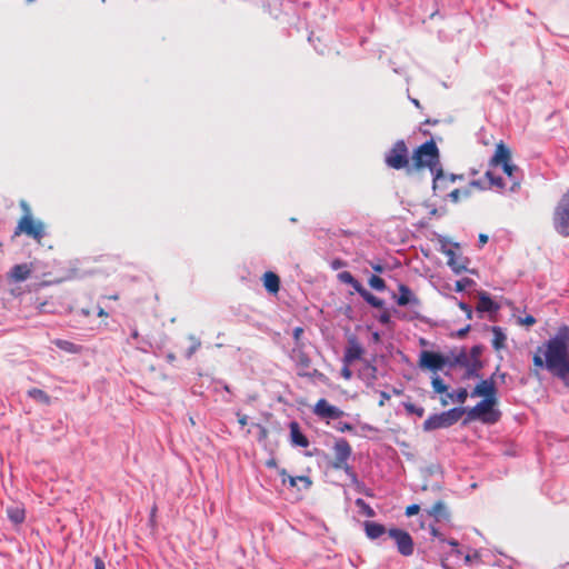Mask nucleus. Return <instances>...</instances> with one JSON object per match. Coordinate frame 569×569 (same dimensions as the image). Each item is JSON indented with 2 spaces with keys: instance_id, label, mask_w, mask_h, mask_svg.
<instances>
[{
  "instance_id": "obj_26",
  "label": "nucleus",
  "mask_w": 569,
  "mask_h": 569,
  "mask_svg": "<svg viewBox=\"0 0 569 569\" xmlns=\"http://www.w3.org/2000/svg\"><path fill=\"white\" fill-rule=\"evenodd\" d=\"M427 512L436 521L449 520L450 518V512L441 500L437 501Z\"/></svg>"
},
{
  "instance_id": "obj_18",
  "label": "nucleus",
  "mask_w": 569,
  "mask_h": 569,
  "mask_svg": "<svg viewBox=\"0 0 569 569\" xmlns=\"http://www.w3.org/2000/svg\"><path fill=\"white\" fill-rule=\"evenodd\" d=\"M363 352L362 346L358 342V339L352 336L348 339V346L345 350L342 361L350 365L356 360H360Z\"/></svg>"
},
{
  "instance_id": "obj_45",
  "label": "nucleus",
  "mask_w": 569,
  "mask_h": 569,
  "mask_svg": "<svg viewBox=\"0 0 569 569\" xmlns=\"http://www.w3.org/2000/svg\"><path fill=\"white\" fill-rule=\"evenodd\" d=\"M356 506L360 508L361 512L369 518L376 516L375 510L368 505L362 498H358L355 501Z\"/></svg>"
},
{
  "instance_id": "obj_27",
  "label": "nucleus",
  "mask_w": 569,
  "mask_h": 569,
  "mask_svg": "<svg viewBox=\"0 0 569 569\" xmlns=\"http://www.w3.org/2000/svg\"><path fill=\"white\" fill-rule=\"evenodd\" d=\"M377 366L371 362H366L363 368L359 371V378L363 380L368 386H371L377 379Z\"/></svg>"
},
{
  "instance_id": "obj_58",
  "label": "nucleus",
  "mask_w": 569,
  "mask_h": 569,
  "mask_svg": "<svg viewBox=\"0 0 569 569\" xmlns=\"http://www.w3.org/2000/svg\"><path fill=\"white\" fill-rule=\"evenodd\" d=\"M520 321L526 326H532L536 323L537 320L533 316L527 315L525 318H521Z\"/></svg>"
},
{
  "instance_id": "obj_52",
  "label": "nucleus",
  "mask_w": 569,
  "mask_h": 569,
  "mask_svg": "<svg viewBox=\"0 0 569 569\" xmlns=\"http://www.w3.org/2000/svg\"><path fill=\"white\" fill-rule=\"evenodd\" d=\"M378 321L383 325V326H387L391 322V317H390V312L385 309L379 316H378Z\"/></svg>"
},
{
  "instance_id": "obj_20",
  "label": "nucleus",
  "mask_w": 569,
  "mask_h": 569,
  "mask_svg": "<svg viewBox=\"0 0 569 569\" xmlns=\"http://www.w3.org/2000/svg\"><path fill=\"white\" fill-rule=\"evenodd\" d=\"M290 357L295 361L296 366L303 371L311 366V359L303 350V346H295L291 350Z\"/></svg>"
},
{
  "instance_id": "obj_23",
  "label": "nucleus",
  "mask_w": 569,
  "mask_h": 569,
  "mask_svg": "<svg viewBox=\"0 0 569 569\" xmlns=\"http://www.w3.org/2000/svg\"><path fill=\"white\" fill-rule=\"evenodd\" d=\"M263 287L267 292L271 295H277L280 289V278L273 271H266L262 276Z\"/></svg>"
},
{
  "instance_id": "obj_13",
  "label": "nucleus",
  "mask_w": 569,
  "mask_h": 569,
  "mask_svg": "<svg viewBox=\"0 0 569 569\" xmlns=\"http://www.w3.org/2000/svg\"><path fill=\"white\" fill-rule=\"evenodd\" d=\"M559 363V378L565 385H569V326L562 325L561 350Z\"/></svg>"
},
{
  "instance_id": "obj_19",
  "label": "nucleus",
  "mask_w": 569,
  "mask_h": 569,
  "mask_svg": "<svg viewBox=\"0 0 569 569\" xmlns=\"http://www.w3.org/2000/svg\"><path fill=\"white\" fill-rule=\"evenodd\" d=\"M290 435L289 441L292 447L307 448L310 442L308 437L302 432L298 421H291L289 423Z\"/></svg>"
},
{
  "instance_id": "obj_3",
  "label": "nucleus",
  "mask_w": 569,
  "mask_h": 569,
  "mask_svg": "<svg viewBox=\"0 0 569 569\" xmlns=\"http://www.w3.org/2000/svg\"><path fill=\"white\" fill-rule=\"evenodd\" d=\"M392 299H395L396 303L399 307H411L408 313H400L397 309H393L395 315L398 316L399 319L407 321L418 320L422 323L432 326V321L430 318L421 315L419 311L415 310V308H419L421 306V301L418 296L411 290V288L405 283L398 284V295L392 292Z\"/></svg>"
},
{
  "instance_id": "obj_38",
  "label": "nucleus",
  "mask_w": 569,
  "mask_h": 569,
  "mask_svg": "<svg viewBox=\"0 0 569 569\" xmlns=\"http://www.w3.org/2000/svg\"><path fill=\"white\" fill-rule=\"evenodd\" d=\"M368 283H369L370 288L376 291H385L387 289L386 281L378 274H372L368 279Z\"/></svg>"
},
{
  "instance_id": "obj_44",
  "label": "nucleus",
  "mask_w": 569,
  "mask_h": 569,
  "mask_svg": "<svg viewBox=\"0 0 569 569\" xmlns=\"http://www.w3.org/2000/svg\"><path fill=\"white\" fill-rule=\"evenodd\" d=\"M476 284V281L471 278H461L456 281L455 283V291L456 292H462L467 288H470Z\"/></svg>"
},
{
  "instance_id": "obj_39",
  "label": "nucleus",
  "mask_w": 569,
  "mask_h": 569,
  "mask_svg": "<svg viewBox=\"0 0 569 569\" xmlns=\"http://www.w3.org/2000/svg\"><path fill=\"white\" fill-rule=\"evenodd\" d=\"M339 470H343L348 478L351 480V482L357 487L363 485L362 482L359 481L358 475L355 471L353 467L350 466L348 462L342 463Z\"/></svg>"
},
{
  "instance_id": "obj_12",
  "label": "nucleus",
  "mask_w": 569,
  "mask_h": 569,
  "mask_svg": "<svg viewBox=\"0 0 569 569\" xmlns=\"http://www.w3.org/2000/svg\"><path fill=\"white\" fill-rule=\"evenodd\" d=\"M448 363V356L441 352L423 350L419 356V367L431 372L441 371Z\"/></svg>"
},
{
  "instance_id": "obj_59",
  "label": "nucleus",
  "mask_w": 569,
  "mask_h": 569,
  "mask_svg": "<svg viewBox=\"0 0 569 569\" xmlns=\"http://www.w3.org/2000/svg\"><path fill=\"white\" fill-rule=\"evenodd\" d=\"M370 266H371L372 270L378 274L383 273V271H385V266L380 262H375V263L371 262Z\"/></svg>"
},
{
  "instance_id": "obj_31",
  "label": "nucleus",
  "mask_w": 569,
  "mask_h": 569,
  "mask_svg": "<svg viewBox=\"0 0 569 569\" xmlns=\"http://www.w3.org/2000/svg\"><path fill=\"white\" fill-rule=\"evenodd\" d=\"M359 296L372 308L376 309H385V300L375 296L372 292L367 290L366 288L359 293Z\"/></svg>"
},
{
  "instance_id": "obj_7",
  "label": "nucleus",
  "mask_w": 569,
  "mask_h": 569,
  "mask_svg": "<svg viewBox=\"0 0 569 569\" xmlns=\"http://www.w3.org/2000/svg\"><path fill=\"white\" fill-rule=\"evenodd\" d=\"M552 224L558 234L569 237V190L562 194L555 208Z\"/></svg>"
},
{
  "instance_id": "obj_60",
  "label": "nucleus",
  "mask_w": 569,
  "mask_h": 569,
  "mask_svg": "<svg viewBox=\"0 0 569 569\" xmlns=\"http://www.w3.org/2000/svg\"><path fill=\"white\" fill-rule=\"evenodd\" d=\"M93 563H94V569H106L104 561L99 556L94 557Z\"/></svg>"
},
{
  "instance_id": "obj_35",
  "label": "nucleus",
  "mask_w": 569,
  "mask_h": 569,
  "mask_svg": "<svg viewBox=\"0 0 569 569\" xmlns=\"http://www.w3.org/2000/svg\"><path fill=\"white\" fill-rule=\"evenodd\" d=\"M54 345L57 346V348H59L60 350H63L68 353H78L81 349L80 346L73 343L72 341L64 340V339H57L54 341Z\"/></svg>"
},
{
  "instance_id": "obj_30",
  "label": "nucleus",
  "mask_w": 569,
  "mask_h": 569,
  "mask_svg": "<svg viewBox=\"0 0 569 569\" xmlns=\"http://www.w3.org/2000/svg\"><path fill=\"white\" fill-rule=\"evenodd\" d=\"M463 367L466 368L463 379L479 378V371L483 368V362L482 360L475 361L468 358V365H465Z\"/></svg>"
},
{
  "instance_id": "obj_54",
  "label": "nucleus",
  "mask_w": 569,
  "mask_h": 569,
  "mask_svg": "<svg viewBox=\"0 0 569 569\" xmlns=\"http://www.w3.org/2000/svg\"><path fill=\"white\" fill-rule=\"evenodd\" d=\"M430 533L433 538H437L440 542L446 541V537L439 531V529L435 526H430Z\"/></svg>"
},
{
  "instance_id": "obj_17",
  "label": "nucleus",
  "mask_w": 569,
  "mask_h": 569,
  "mask_svg": "<svg viewBox=\"0 0 569 569\" xmlns=\"http://www.w3.org/2000/svg\"><path fill=\"white\" fill-rule=\"evenodd\" d=\"M510 162H511V151H510L509 147L503 141H500L496 146V150L489 161V166L490 167H498V166L501 167V166H505Z\"/></svg>"
},
{
  "instance_id": "obj_9",
  "label": "nucleus",
  "mask_w": 569,
  "mask_h": 569,
  "mask_svg": "<svg viewBox=\"0 0 569 569\" xmlns=\"http://www.w3.org/2000/svg\"><path fill=\"white\" fill-rule=\"evenodd\" d=\"M438 240L441 244L440 251L448 257V266L455 274H461L462 272H469L476 274L475 269H469L468 264L470 259L467 257H457L456 252L451 248H447L448 240L443 236H439Z\"/></svg>"
},
{
  "instance_id": "obj_41",
  "label": "nucleus",
  "mask_w": 569,
  "mask_h": 569,
  "mask_svg": "<svg viewBox=\"0 0 569 569\" xmlns=\"http://www.w3.org/2000/svg\"><path fill=\"white\" fill-rule=\"evenodd\" d=\"M402 406L409 415H416L417 417H422L425 415V408L421 406H417L409 401L402 402Z\"/></svg>"
},
{
  "instance_id": "obj_33",
  "label": "nucleus",
  "mask_w": 569,
  "mask_h": 569,
  "mask_svg": "<svg viewBox=\"0 0 569 569\" xmlns=\"http://www.w3.org/2000/svg\"><path fill=\"white\" fill-rule=\"evenodd\" d=\"M491 331L493 333V339H492L493 349L501 350L502 348H505V342L507 339L506 333L503 332L502 328L499 326H492Z\"/></svg>"
},
{
  "instance_id": "obj_53",
  "label": "nucleus",
  "mask_w": 569,
  "mask_h": 569,
  "mask_svg": "<svg viewBox=\"0 0 569 569\" xmlns=\"http://www.w3.org/2000/svg\"><path fill=\"white\" fill-rule=\"evenodd\" d=\"M420 511V506L417 505V503H412V505H409L407 508H406V511H405V515L407 517H412L417 513H419Z\"/></svg>"
},
{
  "instance_id": "obj_42",
  "label": "nucleus",
  "mask_w": 569,
  "mask_h": 569,
  "mask_svg": "<svg viewBox=\"0 0 569 569\" xmlns=\"http://www.w3.org/2000/svg\"><path fill=\"white\" fill-rule=\"evenodd\" d=\"M189 340L191 341V345L190 347L184 351V357L187 359H190L194 353L196 351L200 348L201 346V341L194 337L193 335H189Z\"/></svg>"
},
{
  "instance_id": "obj_1",
  "label": "nucleus",
  "mask_w": 569,
  "mask_h": 569,
  "mask_svg": "<svg viewBox=\"0 0 569 569\" xmlns=\"http://www.w3.org/2000/svg\"><path fill=\"white\" fill-rule=\"evenodd\" d=\"M412 168L421 170L428 168L432 174V191L437 193L446 179L442 166L440 163V151L433 139H429L418 146L412 152Z\"/></svg>"
},
{
  "instance_id": "obj_46",
  "label": "nucleus",
  "mask_w": 569,
  "mask_h": 569,
  "mask_svg": "<svg viewBox=\"0 0 569 569\" xmlns=\"http://www.w3.org/2000/svg\"><path fill=\"white\" fill-rule=\"evenodd\" d=\"M452 299L457 301L458 307L466 313V318L471 320L473 316L471 306L462 300H458L456 297H452Z\"/></svg>"
},
{
  "instance_id": "obj_24",
  "label": "nucleus",
  "mask_w": 569,
  "mask_h": 569,
  "mask_svg": "<svg viewBox=\"0 0 569 569\" xmlns=\"http://www.w3.org/2000/svg\"><path fill=\"white\" fill-rule=\"evenodd\" d=\"M363 528H365L366 536L370 540H376V539L380 538L382 535H385L386 532H388L386 527L382 523H379L376 521H369V520L365 521Z\"/></svg>"
},
{
  "instance_id": "obj_25",
  "label": "nucleus",
  "mask_w": 569,
  "mask_h": 569,
  "mask_svg": "<svg viewBox=\"0 0 569 569\" xmlns=\"http://www.w3.org/2000/svg\"><path fill=\"white\" fill-rule=\"evenodd\" d=\"M30 273L31 269L27 263H19L10 269L9 277L16 282H21L27 280Z\"/></svg>"
},
{
  "instance_id": "obj_43",
  "label": "nucleus",
  "mask_w": 569,
  "mask_h": 569,
  "mask_svg": "<svg viewBox=\"0 0 569 569\" xmlns=\"http://www.w3.org/2000/svg\"><path fill=\"white\" fill-rule=\"evenodd\" d=\"M431 386L436 393H447V391H448V386L445 383V381L439 376L432 377Z\"/></svg>"
},
{
  "instance_id": "obj_8",
  "label": "nucleus",
  "mask_w": 569,
  "mask_h": 569,
  "mask_svg": "<svg viewBox=\"0 0 569 569\" xmlns=\"http://www.w3.org/2000/svg\"><path fill=\"white\" fill-rule=\"evenodd\" d=\"M499 367L496 369V372L493 375H491L487 379H482L479 383H477V386L470 393L472 398L482 397L483 399L480 400V402L491 408H496L498 402V390L495 381V376L497 375Z\"/></svg>"
},
{
  "instance_id": "obj_29",
  "label": "nucleus",
  "mask_w": 569,
  "mask_h": 569,
  "mask_svg": "<svg viewBox=\"0 0 569 569\" xmlns=\"http://www.w3.org/2000/svg\"><path fill=\"white\" fill-rule=\"evenodd\" d=\"M338 279L339 281H341L342 283H346V284H349L353 288V290L359 295L362 289H365V287L362 286V283L357 280L353 274L349 271H342L340 273H338Z\"/></svg>"
},
{
  "instance_id": "obj_64",
  "label": "nucleus",
  "mask_w": 569,
  "mask_h": 569,
  "mask_svg": "<svg viewBox=\"0 0 569 569\" xmlns=\"http://www.w3.org/2000/svg\"><path fill=\"white\" fill-rule=\"evenodd\" d=\"M488 240H489V237L487 234L480 233L478 236V244H479V247L480 248L483 247L488 242Z\"/></svg>"
},
{
  "instance_id": "obj_5",
  "label": "nucleus",
  "mask_w": 569,
  "mask_h": 569,
  "mask_svg": "<svg viewBox=\"0 0 569 569\" xmlns=\"http://www.w3.org/2000/svg\"><path fill=\"white\" fill-rule=\"evenodd\" d=\"M465 419L462 426L469 425L471 421H481L485 425H495L501 419V411L497 408H491L481 403L480 401L472 408H467L465 411Z\"/></svg>"
},
{
  "instance_id": "obj_57",
  "label": "nucleus",
  "mask_w": 569,
  "mask_h": 569,
  "mask_svg": "<svg viewBox=\"0 0 569 569\" xmlns=\"http://www.w3.org/2000/svg\"><path fill=\"white\" fill-rule=\"evenodd\" d=\"M467 187H470V191L472 192V188H478L480 190H485L486 187L483 186L481 180H472L469 182Z\"/></svg>"
},
{
  "instance_id": "obj_51",
  "label": "nucleus",
  "mask_w": 569,
  "mask_h": 569,
  "mask_svg": "<svg viewBox=\"0 0 569 569\" xmlns=\"http://www.w3.org/2000/svg\"><path fill=\"white\" fill-rule=\"evenodd\" d=\"M336 429L340 432L353 431L355 427L350 422L340 421L337 423Z\"/></svg>"
},
{
  "instance_id": "obj_40",
  "label": "nucleus",
  "mask_w": 569,
  "mask_h": 569,
  "mask_svg": "<svg viewBox=\"0 0 569 569\" xmlns=\"http://www.w3.org/2000/svg\"><path fill=\"white\" fill-rule=\"evenodd\" d=\"M485 177L489 180L490 186L497 187L499 189H502L506 186L503 178L496 176L490 170L486 171Z\"/></svg>"
},
{
  "instance_id": "obj_6",
  "label": "nucleus",
  "mask_w": 569,
  "mask_h": 569,
  "mask_svg": "<svg viewBox=\"0 0 569 569\" xmlns=\"http://www.w3.org/2000/svg\"><path fill=\"white\" fill-rule=\"evenodd\" d=\"M409 149L403 139L397 140L385 154V163L395 170L406 169L409 166Z\"/></svg>"
},
{
  "instance_id": "obj_37",
  "label": "nucleus",
  "mask_w": 569,
  "mask_h": 569,
  "mask_svg": "<svg viewBox=\"0 0 569 569\" xmlns=\"http://www.w3.org/2000/svg\"><path fill=\"white\" fill-rule=\"evenodd\" d=\"M448 398L458 403H465L468 398V391L466 388H458L457 390H452L451 392L447 391Z\"/></svg>"
},
{
  "instance_id": "obj_47",
  "label": "nucleus",
  "mask_w": 569,
  "mask_h": 569,
  "mask_svg": "<svg viewBox=\"0 0 569 569\" xmlns=\"http://www.w3.org/2000/svg\"><path fill=\"white\" fill-rule=\"evenodd\" d=\"M252 427L258 430V437L257 440L259 442H264L268 438V429L262 426L261 423L254 422L252 423Z\"/></svg>"
},
{
  "instance_id": "obj_62",
  "label": "nucleus",
  "mask_w": 569,
  "mask_h": 569,
  "mask_svg": "<svg viewBox=\"0 0 569 569\" xmlns=\"http://www.w3.org/2000/svg\"><path fill=\"white\" fill-rule=\"evenodd\" d=\"M236 415L238 417V422L240 423V426L244 427L248 423V416L241 413L240 411H238Z\"/></svg>"
},
{
  "instance_id": "obj_34",
  "label": "nucleus",
  "mask_w": 569,
  "mask_h": 569,
  "mask_svg": "<svg viewBox=\"0 0 569 569\" xmlns=\"http://www.w3.org/2000/svg\"><path fill=\"white\" fill-rule=\"evenodd\" d=\"M27 393H28V397H30L31 399H33L42 405L49 406L51 403V397L42 389L32 388V389L28 390Z\"/></svg>"
},
{
  "instance_id": "obj_21",
  "label": "nucleus",
  "mask_w": 569,
  "mask_h": 569,
  "mask_svg": "<svg viewBox=\"0 0 569 569\" xmlns=\"http://www.w3.org/2000/svg\"><path fill=\"white\" fill-rule=\"evenodd\" d=\"M503 173L512 181L510 187L511 192H516L520 188L521 179L519 177L520 169L512 162L501 166Z\"/></svg>"
},
{
  "instance_id": "obj_50",
  "label": "nucleus",
  "mask_w": 569,
  "mask_h": 569,
  "mask_svg": "<svg viewBox=\"0 0 569 569\" xmlns=\"http://www.w3.org/2000/svg\"><path fill=\"white\" fill-rule=\"evenodd\" d=\"M298 376H300V377H309V378H319V379L326 377L318 369H313L312 371H298Z\"/></svg>"
},
{
  "instance_id": "obj_14",
  "label": "nucleus",
  "mask_w": 569,
  "mask_h": 569,
  "mask_svg": "<svg viewBox=\"0 0 569 569\" xmlns=\"http://www.w3.org/2000/svg\"><path fill=\"white\" fill-rule=\"evenodd\" d=\"M499 310L500 305L492 299L489 292L480 291L478 293V305L476 307L478 318L482 319L485 313L496 315Z\"/></svg>"
},
{
  "instance_id": "obj_10",
  "label": "nucleus",
  "mask_w": 569,
  "mask_h": 569,
  "mask_svg": "<svg viewBox=\"0 0 569 569\" xmlns=\"http://www.w3.org/2000/svg\"><path fill=\"white\" fill-rule=\"evenodd\" d=\"M22 233L40 241L46 236L44 224L40 220H34L32 214H23L14 229V236Z\"/></svg>"
},
{
  "instance_id": "obj_63",
  "label": "nucleus",
  "mask_w": 569,
  "mask_h": 569,
  "mask_svg": "<svg viewBox=\"0 0 569 569\" xmlns=\"http://www.w3.org/2000/svg\"><path fill=\"white\" fill-rule=\"evenodd\" d=\"M379 395H380L379 406L382 407V406H385V402L390 399V393H388L387 391H380Z\"/></svg>"
},
{
  "instance_id": "obj_4",
  "label": "nucleus",
  "mask_w": 569,
  "mask_h": 569,
  "mask_svg": "<svg viewBox=\"0 0 569 569\" xmlns=\"http://www.w3.org/2000/svg\"><path fill=\"white\" fill-rule=\"evenodd\" d=\"M466 407L459 406L440 413L430 415L423 422L422 429L430 432L437 429L450 428L465 415Z\"/></svg>"
},
{
  "instance_id": "obj_55",
  "label": "nucleus",
  "mask_w": 569,
  "mask_h": 569,
  "mask_svg": "<svg viewBox=\"0 0 569 569\" xmlns=\"http://www.w3.org/2000/svg\"><path fill=\"white\" fill-rule=\"evenodd\" d=\"M303 333V329L301 327H296L292 331V338L296 342V346H302L300 343V337Z\"/></svg>"
},
{
  "instance_id": "obj_56",
  "label": "nucleus",
  "mask_w": 569,
  "mask_h": 569,
  "mask_svg": "<svg viewBox=\"0 0 569 569\" xmlns=\"http://www.w3.org/2000/svg\"><path fill=\"white\" fill-rule=\"evenodd\" d=\"M350 365H347V362H343V367L341 368V376L346 379V380H349L351 379L352 377V371L351 369L349 368Z\"/></svg>"
},
{
  "instance_id": "obj_2",
  "label": "nucleus",
  "mask_w": 569,
  "mask_h": 569,
  "mask_svg": "<svg viewBox=\"0 0 569 569\" xmlns=\"http://www.w3.org/2000/svg\"><path fill=\"white\" fill-rule=\"evenodd\" d=\"M561 336L562 326H560L557 332L549 340L546 341L545 350H542V348L539 347V352L535 353L532 358L535 367L541 369L545 368L557 378H559Z\"/></svg>"
},
{
  "instance_id": "obj_15",
  "label": "nucleus",
  "mask_w": 569,
  "mask_h": 569,
  "mask_svg": "<svg viewBox=\"0 0 569 569\" xmlns=\"http://www.w3.org/2000/svg\"><path fill=\"white\" fill-rule=\"evenodd\" d=\"M333 450L335 460L331 462V467L336 470H339L342 463L348 462V459L352 453V449L346 438H339L335 442Z\"/></svg>"
},
{
  "instance_id": "obj_32",
  "label": "nucleus",
  "mask_w": 569,
  "mask_h": 569,
  "mask_svg": "<svg viewBox=\"0 0 569 569\" xmlns=\"http://www.w3.org/2000/svg\"><path fill=\"white\" fill-rule=\"evenodd\" d=\"M450 353L452 358L448 357L447 366L449 368H453L456 366L463 367L465 365H468V353L466 348H461L457 355H455L453 350H451Z\"/></svg>"
},
{
  "instance_id": "obj_28",
  "label": "nucleus",
  "mask_w": 569,
  "mask_h": 569,
  "mask_svg": "<svg viewBox=\"0 0 569 569\" xmlns=\"http://www.w3.org/2000/svg\"><path fill=\"white\" fill-rule=\"evenodd\" d=\"M6 512L8 519L14 525H20L26 519V511L22 507L11 506L7 508Z\"/></svg>"
},
{
  "instance_id": "obj_11",
  "label": "nucleus",
  "mask_w": 569,
  "mask_h": 569,
  "mask_svg": "<svg viewBox=\"0 0 569 569\" xmlns=\"http://www.w3.org/2000/svg\"><path fill=\"white\" fill-rule=\"evenodd\" d=\"M388 535L395 540L398 552L403 557H409L415 551V542L410 533L401 528H390Z\"/></svg>"
},
{
  "instance_id": "obj_36",
  "label": "nucleus",
  "mask_w": 569,
  "mask_h": 569,
  "mask_svg": "<svg viewBox=\"0 0 569 569\" xmlns=\"http://www.w3.org/2000/svg\"><path fill=\"white\" fill-rule=\"evenodd\" d=\"M471 196L470 187H465L462 189H455L451 192L447 194V198L450 199V201L457 203L460 201L461 198H469Z\"/></svg>"
},
{
  "instance_id": "obj_16",
  "label": "nucleus",
  "mask_w": 569,
  "mask_h": 569,
  "mask_svg": "<svg viewBox=\"0 0 569 569\" xmlns=\"http://www.w3.org/2000/svg\"><path fill=\"white\" fill-rule=\"evenodd\" d=\"M313 412L321 418L332 420L339 419L345 415L340 408L329 403L325 398H321L317 401L313 408Z\"/></svg>"
},
{
  "instance_id": "obj_49",
  "label": "nucleus",
  "mask_w": 569,
  "mask_h": 569,
  "mask_svg": "<svg viewBox=\"0 0 569 569\" xmlns=\"http://www.w3.org/2000/svg\"><path fill=\"white\" fill-rule=\"evenodd\" d=\"M470 330H471V325H467L463 328H460L459 330H457L455 332H451L450 337L451 338L462 339V338H465L468 335V332Z\"/></svg>"
},
{
  "instance_id": "obj_22",
  "label": "nucleus",
  "mask_w": 569,
  "mask_h": 569,
  "mask_svg": "<svg viewBox=\"0 0 569 569\" xmlns=\"http://www.w3.org/2000/svg\"><path fill=\"white\" fill-rule=\"evenodd\" d=\"M279 475L282 477V483L288 485L291 488L296 487L298 485V482H302L305 489H309L312 485V481L309 477H307V476H297V477L289 476L287 473L286 469H283V468L279 470Z\"/></svg>"
},
{
  "instance_id": "obj_61",
  "label": "nucleus",
  "mask_w": 569,
  "mask_h": 569,
  "mask_svg": "<svg viewBox=\"0 0 569 569\" xmlns=\"http://www.w3.org/2000/svg\"><path fill=\"white\" fill-rule=\"evenodd\" d=\"M463 174H457V173H449L446 174V179L450 182H456L457 180H463Z\"/></svg>"
},
{
  "instance_id": "obj_48",
  "label": "nucleus",
  "mask_w": 569,
  "mask_h": 569,
  "mask_svg": "<svg viewBox=\"0 0 569 569\" xmlns=\"http://www.w3.org/2000/svg\"><path fill=\"white\" fill-rule=\"evenodd\" d=\"M482 351H483L482 345H475L470 348V352H469L468 357L470 360H475V361L481 360L480 356H481Z\"/></svg>"
}]
</instances>
